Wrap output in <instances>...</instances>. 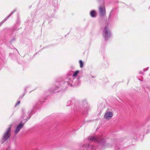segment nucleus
Masks as SVG:
<instances>
[{
	"label": "nucleus",
	"instance_id": "f257e3e1",
	"mask_svg": "<svg viewBox=\"0 0 150 150\" xmlns=\"http://www.w3.org/2000/svg\"><path fill=\"white\" fill-rule=\"evenodd\" d=\"M97 142L99 144H104L105 143L104 139L102 137L101 135L98 136H89L87 139L86 146H84L83 144L81 147V150H100L98 149V148H96V146L89 145V144L92 142Z\"/></svg>",
	"mask_w": 150,
	"mask_h": 150
},
{
	"label": "nucleus",
	"instance_id": "f03ea898",
	"mask_svg": "<svg viewBox=\"0 0 150 150\" xmlns=\"http://www.w3.org/2000/svg\"><path fill=\"white\" fill-rule=\"evenodd\" d=\"M71 83L70 82V80L69 79H66V81H62L59 83L54 88H50L49 90V91L51 93H54L62 90H65L69 85L71 86H75L71 85Z\"/></svg>",
	"mask_w": 150,
	"mask_h": 150
},
{
	"label": "nucleus",
	"instance_id": "7ed1b4c3",
	"mask_svg": "<svg viewBox=\"0 0 150 150\" xmlns=\"http://www.w3.org/2000/svg\"><path fill=\"white\" fill-rule=\"evenodd\" d=\"M80 72L79 70H77L75 71H71L69 74V75L72 76L70 78H68L70 80V82L71 85L78 86L80 85L81 81L80 80V77H77L78 74Z\"/></svg>",
	"mask_w": 150,
	"mask_h": 150
},
{
	"label": "nucleus",
	"instance_id": "20e7f679",
	"mask_svg": "<svg viewBox=\"0 0 150 150\" xmlns=\"http://www.w3.org/2000/svg\"><path fill=\"white\" fill-rule=\"evenodd\" d=\"M90 109L89 106L86 100H83L79 104H77L76 110L81 113L82 114L86 115L88 114Z\"/></svg>",
	"mask_w": 150,
	"mask_h": 150
},
{
	"label": "nucleus",
	"instance_id": "39448f33",
	"mask_svg": "<svg viewBox=\"0 0 150 150\" xmlns=\"http://www.w3.org/2000/svg\"><path fill=\"white\" fill-rule=\"evenodd\" d=\"M102 36L105 40L107 41L112 36V33L109 28L105 26L103 28L102 32Z\"/></svg>",
	"mask_w": 150,
	"mask_h": 150
},
{
	"label": "nucleus",
	"instance_id": "423d86ee",
	"mask_svg": "<svg viewBox=\"0 0 150 150\" xmlns=\"http://www.w3.org/2000/svg\"><path fill=\"white\" fill-rule=\"evenodd\" d=\"M99 3L101 4L98 7V10L99 16L103 17L106 15V12L105 5L104 0H98Z\"/></svg>",
	"mask_w": 150,
	"mask_h": 150
},
{
	"label": "nucleus",
	"instance_id": "0eeeda50",
	"mask_svg": "<svg viewBox=\"0 0 150 150\" xmlns=\"http://www.w3.org/2000/svg\"><path fill=\"white\" fill-rule=\"evenodd\" d=\"M11 127H9L4 134L2 138V143L6 142L10 137Z\"/></svg>",
	"mask_w": 150,
	"mask_h": 150
},
{
	"label": "nucleus",
	"instance_id": "6e6552de",
	"mask_svg": "<svg viewBox=\"0 0 150 150\" xmlns=\"http://www.w3.org/2000/svg\"><path fill=\"white\" fill-rule=\"evenodd\" d=\"M47 97H41L39 101L38 102H37L33 108L34 109H36L37 108H39V107L41 105L42 103V102H44V100L46 99Z\"/></svg>",
	"mask_w": 150,
	"mask_h": 150
},
{
	"label": "nucleus",
	"instance_id": "1a4fd4ad",
	"mask_svg": "<svg viewBox=\"0 0 150 150\" xmlns=\"http://www.w3.org/2000/svg\"><path fill=\"white\" fill-rule=\"evenodd\" d=\"M23 121H21L20 123L16 127L14 131L15 134H16L20 131V130L23 127L24 125L23 124Z\"/></svg>",
	"mask_w": 150,
	"mask_h": 150
},
{
	"label": "nucleus",
	"instance_id": "9d476101",
	"mask_svg": "<svg viewBox=\"0 0 150 150\" xmlns=\"http://www.w3.org/2000/svg\"><path fill=\"white\" fill-rule=\"evenodd\" d=\"M113 113L111 112H107L104 115L105 118L107 119H110L113 116Z\"/></svg>",
	"mask_w": 150,
	"mask_h": 150
},
{
	"label": "nucleus",
	"instance_id": "9b49d317",
	"mask_svg": "<svg viewBox=\"0 0 150 150\" xmlns=\"http://www.w3.org/2000/svg\"><path fill=\"white\" fill-rule=\"evenodd\" d=\"M31 17L32 18V20L33 22H34L35 21H36V22L38 23L39 22L40 20V18L38 19V16H36L35 15H31Z\"/></svg>",
	"mask_w": 150,
	"mask_h": 150
},
{
	"label": "nucleus",
	"instance_id": "f8f14e48",
	"mask_svg": "<svg viewBox=\"0 0 150 150\" xmlns=\"http://www.w3.org/2000/svg\"><path fill=\"white\" fill-rule=\"evenodd\" d=\"M133 138L134 139L133 140L135 142L137 140V139H138V137H139V135L138 133L135 132L133 133Z\"/></svg>",
	"mask_w": 150,
	"mask_h": 150
},
{
	"label": "nucleus",
	"instance_id": "ddd939ff",
	"mask_svg": "<svg viewBox=\"0 0 150 150\" xmlns=\"http://www.w3.org/2000/svg\"><path fill=\"white\" fill-rule=\"evenodd\" d=\"M22 116L21 117V118L22 119H24L25 120L26 119V120L25 121V122L27 121V119H26V118H25V116L26 115V110L25 109V108H23L22 109Z\"/></svg>",
	"mask_w": 150,
	"mask_h": 150
},
{
	"label": "nucleus",
	"instance_id": "4468645a",
	"mask_svg": "<svg viewBox=\"0 0 150 150\" xmlns=\"http://www.w3.org/2000/svg\"><path fill=\"white\" fill-rule=\"evenodd\" d=\"M90 15L92 18H95L96 16V11L93 10L90 12Z\"/></svg>",
	"mask_w": 150,
	"mask_h": 150
},
{
	"label": "nucleus",
	"instance_id": "2eb2a0df",
	"mask_svg": "<svg viewBox=\"0 0 150 150\" xmlns=\"http://www.w3.org/2000/svg\"><path fill=\"white\" fill-rule=\"evenodd\" d=\"M34 111V110H33L31 111V112H28V114H29V117H27L28 119H29L30 118L32 114H33L34 113H35V112Z\"/></svg>",
	"mask_w": 150,
	"mask_h": 150
},
{
	"label": "nucleus",
	"instance_id": "dca6fc26",
	"mask_svg": "<svg viewBox=\"0 0 150 150\" xmlns=\"http://www.w3.org/2000/svg\"><path fill=\"white\" fill-rule=\"evenodd\" d=\"M114 11V10L113 9H112L111 11V12H110V13L109 15V17H108V21H107V20H106V23L108 24V21L110 20V15H111V13L113 12Z\"/></svg>",
	"mask_w": 150,
	"mask_h": 150
},
{
	"label": "nucleus",
	"instance_id": "f3484780",
	"mask_svg": "<svg viewBox=\"0 0 150 150\" xmlns=\"http://www.w3.org/2000/svg\"><path fill=\"white\" fill-rule=\"evenodd\" d=\"M80 64V68H82L83 67V63L81 60H80L79 61Z\"/></svg>",
	"mask_w": 150,
	"mask_h": 150
},
{
	"label": "nucleus",
	"instance_id": "a211bd4d",
	"mask_svg": "<svg viewBox=\"0 0 150 150\" xmlns=\"http://www.w3.org/2000/svg\"><path fill=\"white\" fill-rule=\"evenodd\" d=\"M71 100H69L67 102V106H68L71 105Z\"/></svg>",
	"mask_w": 150,
	"mask_h": 150
},
{
	"label": "nucleus",
	"instance_id": "6ab92c4d",
	"mask_svg": "<svg viewBox=\"0 0 150 150\" xmlns=\"http://www.w3.org/2000/svg\"><path fill=\"white\" fill-rule=\"evenodd\" d=\"M16 11V9H14L13 11L11 12V13H10V14L8 16L10 17L12 14H13V13H14V12Z\"/></svg>",
	"mask_w": 150,
	"mask_h": 150
},
{
	"label": "nucleus",
	"instance_id": "aec40b11",
	"mask_svg": "<svg viewBox=\"0 0 150 150\" xmlns=\"http://www.w3.org/2000/svg\"><path fill=\"white\" fill-rule=\"evenodd\" d=\"M115 150H122V149L119 147L118 146H116L115 148Z\"/></svg>",
	"mask_w": 150,
	"mask_h": 150
},
{
	"label": "nucleus",
	"instance_id": "412c9836",
	"mask_svg": "<svg viewBox=\"0 0 150 150\" xmlns=\"http://www.w3.org/2000/svg\"><path fill=\"white\" fill-rule=\"evenodd\" d=\"M10 17V16H8L6 17L5 19L3 20L5 22Z\"/></svg>",
	"mask_w": 150,
	"mask_h": 150
},
{
	"label": "nucleus",
	"instance_id": "4be33fe9",
	"mask_svg": "<svg viewBox=\"0 0 150 150\" xmlns=\"http://www.w3.org/2000/svg\"><path fill=\"white\" fill-rule=\"evenodd\" d=\"M25 94V93H23L22 95H21L20 96L19 98L22 99L23 98V97L24 96Z\"/></svg>",
	"mask_w": 150,
	"mask_h": 150
},
{
	"label": "nucleus",
	"instance_id": "5701e85b",
	"mask_svg": "<svg viewBox=\"0 0 150 150\" xmlns=\"http://www.w3.org/2000/svg\"><path fill=\"white\" fill-rule=\"evenodd\" d=\"M20 101L19 100L17 102V103L15 104V107H16L17 105L20 104Z\"/></svg>",
	"mask_w": 150,
	"mask_h": 150
},
{
	"label": "nucleus",
	"instance_id": "b1692460",
	"mask_svg": "<svg viewBox=\"0 0 150 150\" xmlns=\"http://www.w3.org/2000/svg\"><path fill=\"white\" fill-rule=\"evenodd\" d=\"M148 69H149V67H147V68L146 69H144V71H147L148 70Z\"/></svg>",
	"mask_w": 150,
	"mask_h": 150
},
{
	"label": "nucleus",
	"instance_id": "393cba45",
	"mask_svg": "<svg viewBox=\"0 0 150 150\" xmlns=\"http://www.w3.org/2000/svg\"><path fill=\"white\" fill-rule=\"evenodd\" d=\"M5 22L4 21H2L0 23V24H1V25H2V24H3Z\"/></svg>",
	"mask_w": 150,
	"mask_h": 150
},
{
	"label": "nucleus",
	"instance_id": "a878e982",
	"mask_svg": "<svg viewBox=\"0 0 150 150\" xmlns=\"http://www.w3.org/2000/svg\"><path fill=\"white\" fill-rule=\"evenodd\" d=\"M28 87H29L28 86H27L25 88L24 90H25V92L26 91V89H27V88Z\"/></svg>",
	"mask_w": 150,
	"mask_h": 150
},
{
	"label": "nucleus",
	"instance_id": "bb28decb",
	"mask_svg": "<svg viewBox=\"0 0 150 150\" xmlns=\"http://www.w3.org/2000/svg\"><path fill=\"white\" fill-rule=\"evenodd\" d=\"M10 147L9 146L7 149L6 150H10Z\"/></svg>",
	"mask_w": 150,
	"mask_h": 150
},
{
	"label": "nucleus",
	"instance_id": "cd10ccee",
	"mask_svg": "<svg viewBox=\"0 0 150 150\" xmlns=\"http://www.w3.org/2000/svg\"><path fill=\"white\" fill-rule=\"evenodd\" d=\"M15 39H13L11 40V42H12L13 41L15 40Z\"/></svg>",
	"mask_w": 150,
	"mask_h": 150
},
{
	"label": "nucleus",
	"instance_id": "c85d7f7f",
	"mask_svg": "<svg viewBox=\"0 0 150 150\" xmlns=\"http://www.w3.org/2000/svg\"><path fill=\"white\" fill-rule=\"evenodd\" d=\"M139 73L140 74H143L144 73H143L142 72V71H140L139 72Z\"/></svg>",
	"mask_w": 150,
	"mask_h": 150
},
{
	"label": "nucleus",
	"instance_id": "c756f323",
	"mask_svg": "<svg viewBox=\"0 0 150 150\" xmlns=\"http://www.w3.org/2000/svg\"><path fill=\"white\" fill-rule=\"evenodd\" d=\"M147 88H148V89L149 90H150V88H149V87H147Z\"/></svg>",
	"mask_w": 150,
	"mask_h": 150
},
{
	"label": "nucleus",
	"instance_id": "7c9ffc66",
	"mask_svg": "<svg viewBox=\"0 0 150 150\" xmlns=\"http://www.w3.org/2000/svg\"><path fill=\"white\" fill-rule=\"evenodd\" d=\"M123 4L124 5H126V4H124V3H123Z\"/></svg>",
	"mask_w": 150,
	"mask_h": 150
},
{
	"label": "nucleus",
	"instance_id": "2f4dec72",
	"mask_svg": "<svg viewBox=\"0 0 150 150\" xmlns=\"http://www.w3.org/2000/svg\"><path fill=\"white\" fill-rule=\"evenodd\" d=\"M1 24H0V27L1 26Z\"/></svg>",
	"mask_w": 150,
	"mask_h": 150
}]
</instances>
